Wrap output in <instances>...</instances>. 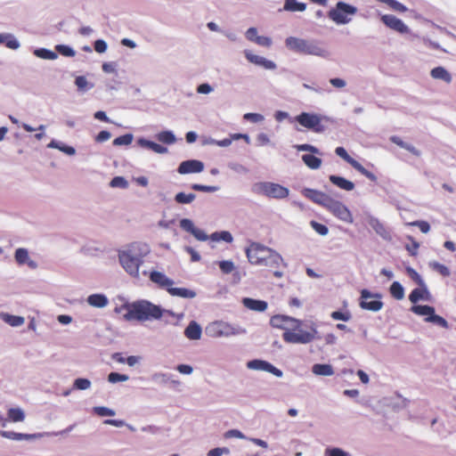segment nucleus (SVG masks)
Instances as JSON below:
<instances>
[{"instance_id": "nucleus-54", "label": "nucleus", "mask_w": 456, "mask_h": 456, "mask_svg": "<svg viewBox=\"0 0 456 456\" xmlns=\"http://www.w3.org/2000/svg\"><path fill=\"white\" fill-rule=\"evenodd\" d=\"M191 188L194 191H203V192H214L218 190V188L216 186L202 185V184H199V183L191 184Z\"/></svg>"}, {"instance_id": "nucleus-47", "label": "nucleus", "mask_w": 456, "mask_h": 456, "mask_svg": "<svg viewBox=\"0 0 456 456\" xmlns=\"http://www.w3.org/2000/svg\"><path fill=\"white\" fill-rule=\"evenodd\" d=\"M406 272L408 275L420 287L425 286V282L419 273L411 267H407Z\"/></svg>"}, {"instance_id": "nucleus-49", "label": "nucleus", "mask_w": 456, "mask_h": 456, "mask_svg": "<svg viewBox=\"0 0 456 456\" xmlns=\"http://www.w3.org/2000/svg\"><path fill=\"white\" fill-rule=\"evenodd\" d=\"M219 268L224 273L228 274L234 270L235 266L232 261L224 260L219 262Z\"/></svg>"}, {"instance_id": "nucleus-2", "label": "nucleus", "mask_w": 456, "mask_h": 456, "mask_svg": "<svg viewBox=\"0 0 456 456\" xmlns=\"http://www.w3.org/2000/svg\"><path fill=\"white\" fill-rule=\"evenodd\" d=\"M286 46L296 53L324 57L327 51L319 42L309 41L295 37H289L285 41Z\"/></svg>"}, {"instance_id": "nucleus-29", "label": "nucleus", "mask_w": 456, "mask_h": 456, "mask_svg": "<svg viewBox=\"0 0 456 456\" xmlns=\"http://www.w3.org/2000/svg\"><path fill=\"white\" fill-rule=\"evenodd\" d=\"M313 372L319 376H331L334 374V370L330 364L316 363L313 366Z\"/></svg>"}, {"instance_id": "nucleus-28", "label": "nucleus", "mask_w": 456, "mask_h": 456, "mask_svg": "<svg viewBox=\"0 0 456 456\" xmlns=\"http://www.w3.org/2000/svg\"><path fill=\"white\" fill-rule=\"evenodd\" d=\"M138 144L142 147L148 148L157 153H166L167 149L159 143L145 139H139Z\"/></svg>"}, {"instance_id": "nucleus-61", "label": "nucleus", "mask_w": 456, "mask_h": 456, "mask_svg": "<svg viewBox=\"0 0 456 456\" xmlns=\"http://www.w3.org/2000/svg\"><path fill=\"white\" fill-rule=\"evenodd\" d=\"M411 225L417 226L423 232L427 233L430 230V225L427 221H415L411 223Z\"/></svg>"}, {"instance_id": "nucleus-17", "label": "nucleus", "mask_w": 456, "mask_h": 456, "mask_svg": "<svg viewBox=\"0 0 456 456\" xmlns=\"http://www.w3.org/2000/svg\"><path fill=\"white\" fill-rule=\"evenodd\" d=\"M204 164L196 159L183 161L178 167L180 174L200 173L203 171Z\"/></svg>"}, {"instance_id": "nucleus-34", "label": "nucleus", "mask_w": 456, "mask_h": 456, "mask_svg": "<svg viewBox=\"0 0 456 456\" xmlns=\"http://www.w3.org/2000/svg\"><path fill=\"white\" fill-rule=\"evenodd\" d=\"M47 146L49 148L58 149L61 151H62L68 155H74L76 152V151L73 147L65 145L60 142L55 141V140H53Z\"/></svg>"}, {"instance_id": "nucleus-6", "label": "nucleus", "mask_w": 456, "mask_h": 456, "mask_svg": "<svg viewBox=\"0 0 456 456\" xmlns=\"http://www.w3.org/2000/svg\"><path fill=\"white\" fill-rule=\"evenodd\" d=\"M356 11L357 9L354 6L338 2L336 8L329 12V17L337 24H346L350 20L347 16L354 14Z\"/></svg>"}, {"instance_id": "nucleus-27", "label": "nucleus", "mask_w": 456, "mask_h": 456, "mask_svg": "<svg viewBox=\"0 0 456 456\" xmlns=\"http://www.w3.org/2000/svg\"><path fill=\"white\" fill-rule=\"evenodd\" d=\"M302 160L311 169H318L322 166V159L312 154H304Z\"/></svg>"}, {"instance_id": "nucleus-23", "label": "nucleus", "mask_w": 456, "mask_h": 456, "mask_svg": "<svg viewBox=\"0 0 456 456\" xmlns=\"http://www.w3.org/2000/svg\"><path fill=\"white\" fill-rule=\"evenodd\" d=\"M201 333V328L196 322H190L184 330L185 337L193 340L200 339Z\"/></svg>"}, {"instance_id": "nucleus-48", "label": "nucleus", "mask_w": 456, "mask_h": 456, "mask_svg": "<svg viewBox=\"0 0 456 456\" xmlns=\"http://www.w3.org/2000/svg\"><path fill=\"white\" fill-rule=\"evenodd\" d=\"M311 227L320 235H327L329 232V229L326 225L320 224L316 221H311Z\"/></svg>"}, {"instance_id": "nucleus-26", "label": "nucleus", "mask_w": 456, "mask_h": 456, "mask_svg": "<svg viewBox=\"0 0 456 456\" xmlns=\"http://www.w3.org/2000/svg\"><path fill=\"white\" fill-rule=\"evenodd\" d=\"M87 302L94 307H104L108 305V298L102 294H93L87 297Z\"/></svg>"}, {"instance_id": "nucleus-46", "label": "nucleus", "mask_w": 456, "mask_h": 456, "mask_svg": "<svg viewBox=\"0 0 456 456\" xmlns=\"http://www.w3.org/2000/svg\"><path fill=\"white\" fill-rule=\"evenodd\" d=\"M408 239L411 241V243H407L405 245V248L411 256H415L418 254L419 243L416 241L412 237H409Z\"/></svg>"}, {"instance_id": "nucleus-35", "label": "nucleus", "mask_w": 456, "mask_h": 456, "mask_svg": "<svg viewBox=\"0 0 456 456\" xmlns=\"http://www.w3.org/2000/svg\"><path fill=\"white\" fill-rule=\"evenodd\" d=\"M390 294L393 297L397 300H401L404 297V289L403 287L398 281H394L390 286Z\"/></svg>"}, {"instance_id": "nucleus-58", "label": "nucleus", "mask_w": 456, "mask_h": 456, "mask_svg": "<svg viewBox=\"0 0 456 456\" xmlns=\"http://www.w3.org/2000/svg\"><path fill=\"white\" fill-rule=\"evenodd\" d=\"M263 370L270 372V373L275 375L276 377L282 376V371L281 370H279L278 368H276L275 366H273V364H271L270 362H268L266 361L264 364Z\"/></svg>"}, {"instance_id": "nucleus-62", "label": "nucleus", "mask_w": 456, "mask_h": 456, "mask_svg": "<svg viewBox=\"0 0 456 456\" xmlns=\"http://www.w3.org/2000/svg\"><path fill=\"white\" fill-rule=\"evenodd\" d=\"M255 43L261 46L269 47L272 45V39L268 37L258 36L256 37Z\"/></svg>"}, {"instance_id": "nucleus-53", "label": "nucleus", "mask_w": 456, "mask_h": 456, "mask_svg": "<svg viewBox=\"0 0 456 456\" xmlns=\"http://www.w3.org/2000/svg\"><path fill=\"white\" fill-rule=\"evenodd\" d=\"M110 185L113 188H126L128 185L127 181L122 176H115L110 183Z\"/></svg>"}, {"instance_id": "nucleus-37", "label": "nucleus", "mask_w": 456, "mask_h": 456, "mask_svg": "<svg viewBox=\"0 0 456 456\" xmlns=\"http://www.w3.org/2000/svg\"><path fill=\"white\" fill-rule=\"evenodd\" d=\"M429 266L434 271L437 272L438 273H440L444 277H448L451 274L450 270H449V268L446 265H444L443 264H440V263H438L436 261L430 262L429 263Z\"/></svg>"}, {"instance_id": "nucleus-59", "label": "nucleus", "mask_w": 456, "mask_h": 456, "mask_svg": "<svg viewBox=\"0 0 456 456\" xmlns=\"http://www.w3.org/2000/svg\"><path fill=\"white\" fill-rule=\"evenodd\" d=\"M325 456H348L347 452L340 448H327L324 452Z\"/></svg>"}, {"instance_id": "nucleus-63", "label": "nucleus", "mask_w": 456, "mask_h": 456, "mask_svg": "<svg viewBox=\"0 0 456 456\" xmlns=\"http://www.w3.org/2000/svg\"><path fill=\"white\" fill-rule=\"evenodd\" d=\"M265 362L263 360H253L249 361L247 366L249 369L263 370Z\"/></svg>"}, {"instance_id": "nucleus-18", "label": "nucleus", "mask_w": 456, "mask_h": 456, "mask_svg": "<svg viewBox=\"0 0 456 456\" xmlns=\"http://www.w3.org/2000/svg\"><path fill=\"white\" fill-rule=\"evenodd\" d=\"M245 56L249 62L262 66L265 69H274L276 68V64L273 61L266 60L262 56L254 54L249 51L245 52Z\"/></svg>"}, {"instance_id": "nucleus-38", "label": "nucleus", "mask_w": 456, "mask_h": 456, "mask_svg": "<svg viewBox=\"0 0 456 456\" xmlns=\"http://www.w3.org/2000/svg\"><path fill=\"white\" fill-rule=\"evenodd\" d=\"M210 238L212 240H216V241L224 240L228 243H231L233 240L231 232H226V231H223L220 232H214L213 234H211Z\"/></svg>"}, {"instance_id": "nucleus-31", "label": "nucleus", "mask_w": 456, "mask_h": 456, "mask_svg": "<svg viewBox=\"0 0 456 456\" xmlns=\"http://www.w3.org/2000/svg\"><path fill=\"white\" fill-rule=\"evenodd\" d=\"M1 316H2V319L6 323H8L9 325H11L12 327L21 326L25 322L24 318L21 316L12 315L9 314H2Z\"/></svg>"}, {"instance_id": "nucleus-8", "label": "nucleus", "mask_w": 456, "mask_h": 456, "mask_svg": "<svg viewBox=\"0 0 456 456\" xmlns=\"http://www.w3.org/2000/svg\"><path fill=\"white\" fill-rule=\"evenodd\" d=\"M272 248L257 242H252L246 249V255L250 264L262 265L263 262L270 254Z\"/></svg>"}, {"instance_id": "nucleus-22", "label": "nucleus", "mask_w": 456, "mask_h": 456, "mask_svg": "<svg viewBox=\"0 0 456 456\" xmlns=\"http://www.w3.org/2000/svg\"><path fill=\"white\" fill-rule=\"evenodd\" d=\"M15 260L19 265L28 264V266L35 268L36 263L29 259L28 252L26 248H20L15 251Z\"/></svg>"}, {"instance_id": "nucleus-40", "label": "nucleus", "mask_w": 456, "mask_h": 456, "mask_svg": "<svg viewBox=\"0 0 456 456\" xmlns=\"http://www.w3.org/2000/svg\"><path fill=\"white\" fill-rule=\"evenodd\" d=\"M0 43H5V45L10 49H17L20 46L16 38L12 36H5L0 34Z\"/></svg>"}, {"instance_id": "nucleus-15", "label": "nucleus", "mask_w": 456, "mask_h": 456, "mask_svg": "<svg viewBox=\"0 0 456 456\" xmlns=\"http://www.w3.org/2000/svg\"><path fill=\"white\" fill-rule=\"evenodd\" d=\"M303 194L313 202L323 208L327 206L331 198L328 194L314 189H305Z\"/></svg>"}, {"instance_id": "nucleus-4", "label": "nucleus", "mask_w": 456, "mask_h": 456, "mask_svg": "<svg viewBox=\"0 0 456 456\" xmlns=\"http://www.w3.org/2000/svg\"><path fill=\"white\" fill-rule=\"evenodd\" d=\"M254 191L257 194L276 200L285 199L289 193L288 188L271 182H261L256 183L254 186Z\"/></svg>"}, {"instance_id": "nucleus-20", "label": "nucleus", "mask_w": 456, "mask_h": 456, "mask_svg": "<svg viewBox=\"0 0 456 456\" xmlns=\"http://www.w3.org/2000/svg\"><path fill=\"white\" fill-rule=\"evenodd\" d=\"M329 180L332 184L336 185L341 190L350 191L354 189V183L344 177L331 175L329 176Z\"/></svg>"}, {"instance_id": "nucleus-36", "label": "nucleus", "mask_w": 456, "mask_h": 456, "mask_svg": "<svg viewBox=\"0 0 456 456\" xmlns=\"http://www.w3.org/2000/svg\"><path fill=\"white\" fill-rule=\"evenodd\" d=\"M8 417L12 422H20L24 420L25 414L20 408H11L8 411Z\"/></svg>"}, {"instance_id": "nucleus-14", "label": "nucleus", "mask_w": 456, "mask_h": 456, "mask_svg": "<svg viewBox=\"0 0 456 456\" xmlns=\"http://www.w3.org/2000/svg\"><path fill=\"white\" fill-rule=\"evenodd\" d=\"M271 324L273 327L287 330L289 327L297 329L300 326L301 322L285 315H275L272 317Z\"/></svg>"}, {"instance_id": "nucleus-11", "label": "nucleus", "mask_w": 456, "mask_h": 456, "mask_svg": "<svg viewBox=\"0 0 456 456\" xmlns=\"http://www.w3.org/2000/svg\"><path fill=\"white\" fill-rule=\"evenodd\" d=\"M360 306L362 309L378 312L383 306V302L379 300V296L370 293L368 289L361 291Z\"/></svg>"}, {"instance_id": "nucleus-21", "label": "nucleus", "mask_w": 456, "mask_h": 456, "mask_svg": "<svg viewBox=\"0 0 456 456\" xmlns=\"http://www.w3.org/2000/svg\"><path fill=\"white\" fill-rule=\"evenodd\" d=\"M242 302L247 308L253 311L264 312L267 309V303L264 300L246 297Z\"/></svg>"}, {"instance_id": "nucleus-9", "label": "nucleus", "mask_w": 456, "mask_h": 456, "mask_svg": "<svg viewBox=\"0 0 456 456\" xmlns=\"http://www.w3.org/2000/svg\"><path fill=\"white\" fill-rule=\"evenodd\" d=\"M118 257L121 265L130 275L134 277L139 275V267L142 262L141 258L133 256L127 251L121 252Z\"/></svg>"}, {"instance_id": "nucleus-51", "label": "nucleus", "mask_w": 456, "mask_h": 456, "mask_svg": "<svg viewBox=\"0 0 456 456\" xmlns=\"http://www.w3.org/2000/svg\"><path fill=\"white\" fill-rule=\"evenodd\" d=\"M91 386V382L87 379L78 378L74 382V387L79 390L88 389Z\"/></svg>"}, {"instance_id": "nucleus-55", "label": "nucleus", "mask_w": 456, "mask_h": 456, "mask_svg": "<svg viewBox=\"0 0 456 456\" xmlns=\"http://www.w3.org/2000/svg\"><path fill=\"white\" fill-rule=\"evenodd\" d=\"M330 317L333 320H340L344 322H347L351 319V314L348 312H340V311H334L330 314Z\"/></svg>"}, {"instance_id": "nucleus-50", "label": "nucleus", "mask_w": 456, "mask_h": 456, "mask_svg": "<svg viewBox=\"0 0 456 456\" xmlns=\"http://www.w3.org/2000/svg\"><path fill=\"white\" fill-rule=\"evenodd\" d=\"M94 412L101 417L114 416L115 411L104 406H97L94 408Z\"/></svg>"}, {"instance_id": "nucleus-43", "label": "nucleus", "mask_w": 456, "mask_h": 456, "mask_svg": "<svg viewBox=\"0 0 456 456\" xmlns=\"http://www.w3.org/2000/svg\"><path fill=\"white\" fill-rule=\"evenodd\" d=\"M425 321L428 322H433V323L437 324L438 326L443 327V328L448 327L447 321L444 317L437 315L435 313L432 314L431 316L426 317Z\"/></svg>"}, {"instance_id": "nucleus-56", "label": "nucleus", "mask_w": 456, "mask_h": 456, "mask_svg": "<svg viewBox=\"0 0 456 456\" xmlns=\"http://www.w3.org/2000/svg\"><path fill=\"white\" fill-rule=\"evenodd\" d=\"M296 148L299 151H310L313 154H318V155L322 154L318 148H316L314 145L307 144V143L297 145Z\"/></svg>"}, {"instance_id": "nucleus-16", "label": "nucleus", "mask_w": 456, "mask_h": 456, "mask_svg": "<svg viewBox=\"0 0 456 456\" xmlns=\"http://www.w3.org/2000/svg\"><path fill=\"white\" fill-rule=\"evenodd\" d=\"M381 20L384 24H386L388 28L400 32V33H407L409 31L408 27L403 23V21L395 15L386 14L381 17Z\"/></svg>"}, {"instance_id": "nucleus-7", "label": "nucleus", "mask_w": 456, "mask_h": 456, "mask_svg": "<svg viewBox=\"0 0 456 456\" xmlns=\"http://www.w3.org/2000/svg\"><path fill=\"white\" fill-rule=\"evenodd\" d=\"M325 208L338 219L346 224H352L354 222L353 215L348 208L344 203L333 199L332 197Z\"/></svg>"}, {"instance_id": "nucleus-25", "label": "nucleus", "mask_w": 456, "mask_h": 456, "mask_svg": "<svg viewBox=\"0 0 456 456\" xmlns=\"http://www.w3.org/2000/svg\"><path fill=\"white\" fill-rule=\"evenodd\" d=\"M0 436L4 438L12 439V440H28L32 438L37 437V435L32 434H22V433H16L13 431H0Z\"/></svg>"}, {"instance_id": "nucleus-33", "label": "nucleus", "mask_w": 456, "mask_h": 456, "mask_svg": "<svg viewBox=\"0 0 456 456\" xmlns=\"http://www.w3.org/2000/svg\"><path fill=\"white\" fill-rule=\"evenodd\" d=\"M411 310L418 315L429 317L434 314L435 308L429 305H413Z\"/></svg>"}, {"instance_id": "nucleus-60", "label": "nucleus", "mask_w": 456, "mask_h": 456, "mask_svg": "<svg viewBox=\"0 0 456 456\" xmlns=\"http://www.w3.org/2000/svg\"><path fill=\"white\" fill-rule=\"evenodd\" d=\"M75 84L80 91H86L88 88V82L84 76L77 77Z\"/></svg>"}, {"instance_id": "nucleus-64", "label": "nucleus", "mask_w": 456, "mask_h": 456, "mask_svg": "<svg viewBox=\"0 0 456 456\" xmlns=\"http://www.w3.org/2000/svg\"><path fill=\"white\" fill-rule=\"evenodd\" d=\"M94 50L99 53H102L107 50V44L104 40L98 39L94 42Z\"/></svg>"}, {"instance_id": "nucleus-1", "label": "nucleus", "mask_w": 456, "mask_h": 456, "mask_svg": "<svg viewBox=\"0 0 456 456\" xmlns=\"http://www.w3.org/2000/svg\"><path fill=\"white\" fill-rule=\"evenodd\" d=\"M126 309V313L124 314V318L126 321H147V320H158L162 316V309L151 304L149 301H137L133 304H126L120 307V311Z\"/></svg>"}, {"instance_id": "nucleus-10", "label": "nucleus", "mask_w": 456, "mask_h": 456, "mask_svg": "<svg viewBox=\"0 0 456 456\" xmlns=\"http://www.w3.org/2000/svg\"><path fill=\"white\" fill-rule=\"evenodd\" d=\"M335 152L338 156L350 164L355 170L361 173L372 182L377 181V176L370 171L367 170L360 162L353 159L343 147H337Z\"/></svg>"}, {"instance_id": "nucleus-30", "label": "nucleus", "mask_w": 456, "mask_h": 456, "mask_svg": "<svg viewBox=\"0 0 456 456\" xmlns=\"http://www.w3.org/2000/svg\"><path fill=\"white\" fill-rule=\"evenodd\" d=\"M306 4L297 0H285L283 9L288 12H304Z\"/></svg>"}, {"instance_id": "nucleus-3", "label": "nucleus", "mask_w": 456, "mask_h": 456, "mask_svg": "<svg viewBox=\"0 0 456 456\" xmlns=\"http://www.w3.org/2000/svg\"><path fill=\"white\" fill-rule=\"evenodd\" d=\"M150 279L152 282L159 285L161 289H166L172 296L180 297L183 298H192L196 293L185 288H173L174 281L167 277L164 273L153 271L150 274Z\"/></svg>"}, {"instance_id": "nucleus-45", "label": "nucleus", "mask_w": 456, "mask_h": 456, "mask_svg": "<svg viewBox=\"0 0 456 456\" xmlns=\"http://www.w3.org/2000/svg\"><path fill=\"white\" fill-rule=\"evenodd\" d=\"M55 50L61 55L66 57H73L76 54V52L69 47V45H57L55 46Z\"/></svg>"}, {"instance_id": "nucleus-24", "label": "nucleus", "mask_w": 456, "mask_h": 456, "mask_svg": "<svg viewBox=\"0 0 456 456\" xmlns=\"http://www.w3.org/2000/svg\"><path fill=\"white\" fill-rule=\"evenodd\" d=\"M430 75L434 79H440L447 84L452 82V76L448 70H446L444 67H436L430 71Z\"/></svg>"}, {"instance_id": "nucleus-19", "label": "nucleus", "mask_w": 456, "mask_h": 456, "mask_svg": "<svg viewBox=\"0 0 456 456\" xmlns=\"http://www.w3.org/2000/svg\"><path fill=\"white\" fill-rule=\"evenodd\" d=\"M282 264L283 259L281 256L273 249H271L270 254L267 255L262 265L268 266L272 269H278Z\"/></svg>"}, {"instance_id": "nucleus-13", "label": "nucleus", "mask_w": 456, "mask_h": 456, "mask_svg": "<svg viewBox=\"0 0 456 456\" xmlns=\"http://www.w3.org/2000/svg\"><path fill=\"white\" fill-rule=\"evenodd\" d=\"M207 330L213 337H229L238 333L235 328L224 322H215Z\"/></svg>"}, {"instance_id": "nucleus-57", "label": "nucleus", "mask_w": 456, "mask_h": 456, "mask_svg": "<svg viewBox=\"0 0 456 456\" xmlns=\"http://www.w3.org/2000/svg\"><path fill=\"white\" fill-rule=\"evenodd\" d=\"M180 227L190 233H192L195 229L193 222L188 218H183L180 221Z\"/></svg>"}, {"instance_id": "nucleus-42", "label": "nucleus", "mask_w": 456, "mask_h": 456, "mask_svg": "<svg viewBox=\"0 0 456 456\" xmlns=\"http://www.w3.org/2000/svg\"><path fill=\"white\" fill-rule=\"evenodd\" d=\"M35 54L37 57L45 59V60H55L57 58L56 53L47 50V49H45V48L37 49L35 51Z\"/></svg>"}, {"instance_id": "nucleus-52", "label": "nucleus", "mask_w": 456, "mask_h": 456, "mask_svg": "<svg viewBox=\"0 0 456 456\" xmlns=\"http://www.w3.org/2000/svg\"><path fill=\"white\" fill-rule=\"evenodd\" d=\"M128 376L125 374H120L118 372H110L108 376V380L110 383H117L121 381H126L128 379Z\"/></svg>"}, {"instance_id": "nucleus-44", "label": "nucleus", "mask_w": 456, "mask_h": 456, "mask_svg": "<svg viewBox=\"0 0 456 456\" xmlns=\"http://www.w3.org/2000/svg\"><path fill=\"white\" fill-rule=\"evenodd\" d=\"M158 139L163 143L172 144L175 142L174 134L170 131H164L158 134Z\"/></svg>"}, {"instance_id": "nucleus-39", "label": "nucleus", "mask_w": 456, "mask_h": 456, "mask_svg": "<svg viewBox=\"0 0 456 456\" xmlns=\"http://www.w3.org/2000/svg\"><path fill=\"white\" fill-rule=\"evenodd\" d=\"M195 198L196 195L193 193L186 194L184 192H178L175 197V200L179 204H189L192 202Z\"/></svg>"}, {"instance_id": "nucleus-32", "label": "nucleus", "mask_w": 456, "mask_h": 456, "mask_svg": "<svg viewBox=\"0 0 456 456\" xmlns=\"http://www.w3.org/2000/svg\"><path fill=\"white\" fill-rule=\"evenodd\" d=\"M428 294V291L427 290V289L424 287L422 288H417V289H414L410 296H409V299L411 303L415 304L417 303L419 300L420 299H424L426 298V296Z\"/></svg>"}, {"instance_id": "nucleus-41", "label": "nucleus", "mask_w": 456, "mask_h": 456, "mask_svg": "<svg viewBox=\"0 0 456 456\" xmlns=\"http://www.w3.org/2000/svg\"><path fill=\"white\" fill-rule=\"evenodd\" d=\"M133 134H126L121 136L115 138L112 142L114 146H122V145H129L133 142Z\"/></svg>"}, {"instance_id": "nucleus-12", "label": "nucleus", "mask_w": 456, "mask_h": 456, "mask_svg": "<svg viewBox=\"0 0 456 456\" xmlns=\"http://www.w3.org/2000/svg\"><path fill=\"white\" fill-rule=\"evenodd\" d=\"M317 331L314 329L313 332L300 331L299 333L290 330H285L282 334V338L285 342L293 344H306L313 341L315 338L314 334Z\"/></svg>"}, {"instance_id": "nucleus-5", "label": "nucleus", "mask_w": 456, "mask_h": 456, "mask_svg": "<svg viewBox=\"0 0 456 456\" xmlns=\"http://www.w3.org/2000/svg\"><path fill=\"white\" fill-rule=\"evenodd\" d=\"M296 119L301 126L315 133L324 132L326 130L325 123L330 121L327 117L307 112H302Z\"/></svg>"}]
</instances>
